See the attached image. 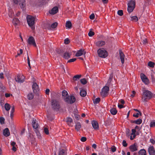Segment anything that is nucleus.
Returning a JSON list of instances; mask_svg holds the SVG:
<instances>
[{"instance_id":"f3484780","label":"nucleus","mask_w":155,"mask_h":155,"mask_svg":"<svg viewBox=\"0 0 155 155\" xmlns=\"http://www.w3.org/2000/svg\"><path fill=\"white\" fill-rule=\"evenodd\" d=\"M105 44V42L103 41H98L96 43V45L98 47H102Z\"/></svg>"},{"instance_id":"4d7b16f0","label":"nucleus","mask_w":155,"mask_h":155,"mask_svg":"<svg viewBox=\"0 0 155 155\" xmlns=\"http://www.w3.org/2000/svg\"><path fill=\"white\" fill-rule=\"evenodd\" d=\"M76 60V58H72V59H71L70 60H69L68 61V62H74V61H75Z\"/></svg>"},{"instance_id":"2eb2a0df","label":"nucleus","mask_w":155,"mask_h":155,"mask_svg":"<svg viewBox=\"0 0 155 155\" xmlns=\"http://www.w3.org/2000/svg\"><path fill=\"white\" fill-rule=\"evenodd\" d=\"M58 10V7L55 6L51 10L49 11V13L51 14L54 15L57 13Z\"/></svg>"},{"instance_id":"69168bd1","label":"nucleus","mask_w":155,"mask_h":155,"mask_svg":"<svg viewBox=\"0 0 155 155\" xmlns=\"http://www.w3.org/2000/svg\"><path fill=\"white\" fill-rule=\"evenodd\" d=\"M50 92V90L48 89H47L45 90V93L46 94L48 95L49 94Z\"/></svg>"},{"instance_id":"4c0bfd02","label":"nucleus","mask_w":155,"mask_h":155,"mask_svg":"<svg viewBox=\"0 0 155 155\" xmlns=\"http://www.w3.org/2000/svg\"><path fill=\"white\" fill-rule=\"evenodd\" d=\"M81 83L83 84H85L87 83V81L85 78H83L80 80Z\"/></svg>"},{"instance_id":"e2e57ef3","label":"nucleus","mask_w":155,"mask_h":155,"mask_svg":"<svg viewBox=\"0 0 155 155\" xmlns=\"http://www.w3.org/2000/svg\"><path fill=\"white\" fill-rule=\"evenodd\" d=\"M150 141L153 144H155V140L153 139H150Z\"/></svg>"},{"instance_id":"9d476101","label":"nucleus","mask_w":155,"mask_h":155,"mask_svg":"<svg viewBox=\"0 0 155 155\" xmlns=\"http://www.w3.org/2000/svg\"><path fill=\"white\" fill-rule=\"evenodd\" d=\"M15 79L16 81L21 83L24 81V76L17 75Z\"/></svg>"},{"instance_id":"5fc2aeb1","label":"nucleus","mask_w":155,"mask_h":155,"mask_svg":"<svg viewBox=\"0 0 155 155\" xmlns=\"http://www.w3.org/2000/svg\"><path fill=\"white\" fill-rule=\"evenodd\" d=\"M111 150L112 152H114L116 151V148L114 146H113L111 147Z\"/></svg>"},{"instance_id":"864d4df0","label":"nucleus","mask_w":155,"mask_h":155,"mask_svg":"<svg viewBox=\"0 0 155 155\" xmlns=\"http://www.w3.org/2000/svg\"><path fill=\"white\" fill-rule=\"evenodd\" d=\"M73 121V120L70 117H68L67 119V122H68L71 123Z\"/></svg>"},{"instance_id":"bf43d9fd","label":"nucleus","mask_w":155,"mask_h":155,"mask_svg":"<svg viewBox=\"0 0 155 155\" xmlns=\"http://www.w3.org/2000/svg\"><path fill=\"white\" fill-rule=\"evenodd\" d=\"M133 137L132 135L130 136V139L131 140H133L134 138H135L136 136V134H133Z\"/></svg>"},{"instance_id":"dca6fc26","label":"nucleus","mask_w":155,"mask_h":155,"mask_svg":"<svg viewBox=\"0 0 155 155\" xmlns=\"http://www.w3.org/2000/svg\"><path fill=\"white\" fill-rule=\"evenodd\" d=\"M36 119L33 118L32 120V126L35 130L38 129V123H36Z\"/></svg>"},{"instance_id":"58836bf2","label":"nucleus","mask_w":155,"mask_h":155,"mask_svg":"<svg viewBox=\"0 0 155 155\" xmlns=\"http://www.w3.org/2000/svg\"><path fill=\"white\" fill-rule=\"evenodd\" d=\"M148 66L151 68H153L155 65L154 63L152 61H150L148 63Z\"/></svg>"},{"instance_id":"4468645a","label":"nucleus","mask_w":155,"mask_h":155,"mask_svg":"<svg viewBox=\"0 0 155 155\" xmlns=\"http://www.w3.org/2000/svg\"><path fill=\"white\" fill-rule=\"evenodd\" d=\"M119 55L120 61L122 64H123L124 62L125 55L124 53L121 51H119Z\"/></svg>"},{"instance_id":"680f3d73","label":"nucleus","mask_w":155,"mask_h":155,"mask_svg":"<svg viewBox=\"0 0 155 155\" xmlns=\"http://www.w3.org/2000/svg\"><path fill=\"white\" fill-rule=\"evenodd\" d=\"M15 111V108L14 106L12 107L11 110L10 112L11 113H13Z\"/></svg>"},{"instance_id":"ddd939ff","label":"nucleus","mask_w":155,"mask_h":155,"mask_svg":"<svg viewBox=\"0 0 155 155\" xmlns=\"http://www.w3.org/2000/svg\"><path fill=\"white\" fill-rule=\"evenodd\" d=\"M148 151L150 155H155V150L153 146H151L149 147Z\"/></svg>"},{"instance_id":"8fccbe9b","label":"nucleus","mask_w":155,"mask_h":155,"mask_svg":"<svg viewBox=\"0 0 155 155\" xmlns=\"http://www.w3.org/2000/svg\"><path fill=\"white\" fill-rule=\"evenodd\" d=\"M123 146L124 147H126L127 146V144L125 140H123L122 142Z\"/></svg>"},{"instance_id":"bb28decb","label":"nucleus","mask_w":155,"mask_h":155,"mask_svg":"<svg viewBox=\"0 0 155 155\" xmlns=\"http://www.w3.org/2000/svg\"><path fill=\"white\" fill-rule=\"evenodd\" d=\"M35 131L36 133V136L38 139H41V136L40 133L38 129H36L35 130Z\"/></svg>"},{"instance_id":"49530a36","label":"nucleus","mask_w":155,"mask_h":155,"mask_svg":"<svg viewBox=\"0 0 155 155\" xmlns=\"http://www.w3.org/2000/svg\"><path fill=\"white\" fill-rule=\"evenodd\" d=\"M44 131L45 134H47L48 135L49 134V130H48V129L46 127H44Z\"/></svg>"},{"instance_id":"aec40b11","label":"nucleus","mask_w":155,"mask_h":155,"mask_svg":"<svg viewBox=\"0 0 155 155\" xmlns=\"http://www.w3.org/2000/svg\"><path fill=\"white\" fill-rule=\"evenodd\" d=\"M84 52V51L81 49L78 51L76 53L75 55L77 57H79L81 56Z\"/></svg>"},{"instance_id":"de8ad7c7","label":"nucleus","mask_w":155,"mask_h":155,"mask_svg":"<svg viewBox=\"0 0 155 155\" xmlns=\"http://www.w3.org/2000/svg\"><path fill=\"white\" fill-rule=\"evenodd\" d=\"M143 44L144 45H146L147 43L148 42L147 39L145 38L143 39H142L141 41Z\"/></svg>"},{"instance_id":"ea45409f","label":"nucleus","mask_w":155,"mask_h":155,"mask_svg":"<svg viewBox=\"0 0 155 155\" xmlns=\"http://www.w3.org/2000/svg\"><path fill=\"white\" fill-rule=\"evenodd\" d=\"M135 120V124H140L142 122V120L140 119H138L137 120Z\"/></svg>"},{"instance_id":"3c124183","label":"nucleus","mask_w":155,"mask_h":155,"mask_svg":"<svg viewBox=\"0 0 155 155\" xmlns=\"http://www.w3.org/2000/svg\"><path fill=\"white\" fill-rule=\"evenodd\" d=\"M23 52V51L22 49H20V53L18 52L17 54L16 55L15 57L16 58L18 56H20L21 54H22Z\"/></svg>"},{"instance_id":"c756f323","label":"nucleus","mask_w":155,"mask_h":155,"mask_svg":"<svg viewBox=\"0 0 155 155\" xmlns=\"http://www.w3.org/2000/svg\"><path fill=\"white\" fill-rule=\"evenodd\" d=\"M63 57L64 58L68 59L69 58H70V55L69 54L68 52H66L64 53Z\"/></svg>"},{"instance_id":"cd10ccee","label":"nucleus","mask_w":155,"mask_h":155,"mask_svg":"<svg viewBox=\"0 0 155 155\" xmlns=\"http://www.w3.org/2000/svg\"><path fill=\"white\" fill-rule=\"evenodd\" d=\"M87 94L86 92L83 89H81L80 92V95L83 97H85Z\"/></svg>"},{"instance_id":"c03bdc74","label":"nucleus","mask_w":155,"mask_h":155,"mask_svg":"<svg viewBox=\"0 0 155 155\" xmlns=\"http://www.w3.org/2000/svg\"><path fill=\"white\" fill-rule=\"evenodd\" d=\"M5 119L3 117H0V123L1 124H2L4 123Z\"/></svg>"},{"instance_id":"a211bd4d","label":"nucleus","mask_w":155,"mask_h":155,"mask_svg":"<svg viewBox=\"0 0 155 155\" xmlns=\"http://www.w3.org/2000/svg\"><path fill=\"white\" fill-rule=\"evenodd\" d=\"M3 133L5 137L8 136L10 134V132L8 128H6L3 131Z\"/></svg>"},{"instance_id":"f03ea898","label":"nucleus","mask_w":155,"mask_h":155,"mask_svg":"<svg viewBox=\"0 0 155 155\" xmlns=\"http://www.w3.org/2000/svg\"><path fill=\"white\" fill-rule=\"evenodd\" d=\"M51 105L52 108L56 111H58L61 107L59 102L55 99L52 100Z\"/></svg>"},{"instance_id":"b1692460","label":"nucleus","mask_w":155,"mask_h":155,"mask_svg":"<svg viewBox=\"0 0 155 155\" xmlns=\"http://www.w3.org/2000/svg\"><path fill=\"white\" fill-rule=\"evenodd\" d=\"M81 127V125L80 122H77L75 125V129L77 131H79Z\"/></svg>"},{"instance_id":"c9c22d12","label":"nucleus","mask_w":155,"mask_h":155,"mask_svg":"<svg viewBox=\"0 0 155 155\" xmlns=\"http://www.w3.org/2000/svg\"><path fill=\"white\" fill-rule=\"evenodd\" d=\"M33 97L34 95L32 93H30L28 95L27 98L29 100H31Z\"/></svg>"},{"instance_id":"774afa93","label":"nucleus","mask_w":155,"mask_h":155,"mask_svg":"<svg viewBox=\"0 0 155 155\" xmlns=\"http://www.w3.org/2000/svg\"><path fill=\"white\" fill-rule=\"evenodd\" d=\"M134 129H135L136 130H137L138 131H139L141 129V128H140L138 126H135V128Z\"/></svg>"},{"instance_id":"052dcab7","label":"nucleus","mask_w":155,"mask_h":155,"mask_svg":"<svg viewBox=\"0 0 155 155\" xmlns=\"http://www.w3.org/2000/svg\"><path fill=\"white\" fill-rule=\"evenodd\" d=\"M87 140V138L85 137H82L81 138V140L82 142H85Z\"/></svg>"},{"instance_id":"13d9d810","label":"nucleus","mask_w":155,"mask_h":155,"mask_svg":"<svg viewBox=\"0 0 155 155\" xmlns=\"http://www.w3.org/2000/svg\"><path fill=\"white\" fill-rule=\"evenodd\" d=\"M132 133L131 135L136 134V130L135 129H132L131 130Z\"/></svg>"},{"instance_id":"423d86ee","label":"nucleus","mask_w":155,"mask_h":155,"mask_svg":"<svg viewBox=\"0 0 155 155\" xmlns=\"http://www.w3.org/2000/svg\"><path fill=\"white\" fill-rule=\"evenodd\" d=\"M108 86H105L102 88L101 92V95L102 97H105L107 95L109 90V88Z\"/></svg>"},{"instance_id":"20e7f679","label":"nucleus","mask_w":155,"mask_h":155,"mask_svg":"<svg viewBox=\"0 0 155 155\" xmlns=\"http://www.w3.org/2000/svg\"><path fill=\"white\" fill-rule=\"evenodd\" d=\"M99 56L102 58H105L108 55L107 52L103 48H100L97 50Z\"/></svg>"},{"instance_id":"09e8293b","label":"nucleus","mask_w":155,"mask_h":155,"mask_svg":"<svg viewBox=\"0 0 155 155\" xmlns=\"http://www.w3.org/2000/svg\"><path fill=\"white\" fill-rule=\"evenodd\" d=\"M94 35V32L91 31H90L88 33V35L89 37H92Z\"/></svg>"},{"instance_id":"6e6d98bb","label":"nucleus","mask_w":155,"mask_h":155,"mask_svg":"<svg viewBox=\"0 0 155 155\" xmlns=\"http://www.w3.org/2000/svg\"><path fill=\"white\" fill-rule=\"evenodd\" d=\"M90 19L93 20L95 18V15L94 14L92 13V14L90 16Z\"/></svg>"},{"instance_id":"412c9836","label":"nucleus","mask_w":155,"mask_h":155,"mask_svg":"<svg viewBox=\"0 0 155 155\" xmlns=\"http://www.w3.org/2000/svg\"><path fill=\"white\" fill-rule=\"evenodd\" d=\"M58 25V23L56 22H55L53 23H52L51 25V26H50V25H48V29H50L51 28H54L56 27Z\"/></svg>"},{"instance_id":"72a5a7b5","label":"nucleus","mask_w":155,"mask_h":155,"mask_svg":"<svg viewBox=\"0 0 155 155\" xmlns=\"http://www.w3.org/2000/svg\"><path fill=\"white\" fill-rule=\"evenodd\" d=\"M5 108L7 111H8L10 109L11 106L8 104L6 103L5 105Z\"/></svg>"},{"instance_id":"9b49d317","label":"nucleus","mask_w":155,"mask_h":155,"mask_svg":"<svg viewBox=\"0 0 155 155\" xmlns=\"http://www.w3.org/2000/svg\"><path fill=\"white\" fill-rule=\"evenodd\" d=\"M138 146L136 143L131 145L129 147V149L131 152H134L137 150Z\"/></svg>"},{"instance_id":"a19ab883","label":"nucleus","mask_w":155,"mask_h":155,"mask_svg":"<svg viewBox=\"0 0 155 155\" xmlns=\"http://www.w3.org/2000/svg\"><path fill=\"white\" fill-rule=\"evenodd\" d=\"M155 127V120L151 121L150 123V127Z\"/></svg>"},{"instance_id":"79ce46f5","label":"nucleus","mask_w":155,"mask_h":155,"mask_svg":"<svg viewBox=\"0 0 155 155\" xmlns=\"http://www.w3.org/2000/svg\"><path fill=\"white\" fill-rule=\"evenodd\" d=\"M100 101V98L99 97L96 98L94 101V103L95 104L98 103Z\"/></svg>"},{"instance_id":"7c9ffc66","label":"nucleus","mask_w":155,"mask_h":155,"mask_svg":"<svg viewBox=\"0 0 155 155\" xmlns=\"http://www.w3.org/2000/svg\"><path fill=\"white\" fill-rule=\"evenodd\" d=\"M20 7L21 8H23L25 6V1L24 0H21V2L20 3Z\"/></svg>"},{"instance_id":"0eeeda50","label":"nucleus","mask_w":155,"mask_h":155,"mask_svg":"<svg viewBox=\"0 0 155 155\" xmlns=\"http://www.w3.org/2000/svg\"><path fill=\"white\" fill-rule=\"evenodd\" d=\"M32 87L34 93L37 94L39 91V88L38 84L35 82H33Z\"/></svg>"},{"instance_id":"6ab92c4d","label":"nucleus","mask_w":155,"mask_h":155,"mask_svg":"<svg viewBox=\"0 0 155 155\" xmlns=\"http://www.w3.org/2000/svg\"><path fill=\"white\" fill-rule=\"evenodd\" d=\"M58 155H67V152L65 150L62 149L59 151Z\"/></svg>"},{"instance_id":"f704fd0d","label":"nucleus","mask_w":155,"mask_h":155,"mask_svg":"<svg viewBox=\"0 0 155 155\" xmlns=\"http://www.w3.org/2000/svg\"><path fill=\"white\" fill-rule=\"evenodd\" d=\"M19 20L18 18H14L13 20V22L14 25H17L19 23Z\"/></svg>"},{"instance_id":"393cba45","label":"nucleus","mask_w":155,"mask_h":155,"mask_svg":"<svg viewBox=\"0 0 155 155\" xmlns=\"http://www.w3.org/2000/svg\"><path fill=\"white\" fill-rule=\"evenodd\" d=\"M135 2L133 0H130L129 1L127 4V5H129L130 6H132V7H134V8H135Z\"/></svg>"},{"instance_id":"473e14b6","label":"nucleus","mask_w":155,"mask_h":155,"mask_svg":"<svg viewBox=\"0 0 155 155\" xmlns=\"http://www.w3.org/2000/svg\"><path fill=\"white\" fill-rule=\"evenodd\" d=\"M134 8H134V7H132V6H130L129 5H128V8H127L128 12L129 13L131 12L134 10Z\"/></svg>"},{"instance_id":"4be33fe9","label":"nucleus","mask_w":155,"mask_h":155,"mask_svg":"<svg viewBox=\"0 0 155 155\" xmlns=\"http://www.w3.org/2000/svg\"><path fill=\"white\" fill-rule=\"evenodd\" d=\"M138 155H146V152L144 149H141L138 153Z\"/></svg>"},{"instance_id":"e433bc0d","label":"nucleus","mask_w":155,"mask_h":155,"mask_svg":"<svg viewBox=\"0 0 155 155\" xmlns=\"http://www.w3.org/2000/svg\"><path fill=\"white\" fill-rule=\"evenodd\" d=\"M113 75L112 74H111L110 75L109 78L108 80V82L106 84V85H107V86H109V85H110L111 81L112 80L113 78Z\"/></svg>"},{"instance_id":"39448f33","label":"nucleus","mask_w":155,"mask_h":155,"mask_svg":"<svg viewBox=\"0 0 155 155\" xmlns=\"http://www.w3.org/2000/svg\"><path fill=\"white\" fill-rule=\"evenodd\" d=\"M64 101L68 104H72L74 103L76 99L74 96L73 95L68 96L67 97L64 98Z\"/></svg>"},{"instance_id":"a18cd8bd","label":"nucleus","mask_w":155,"mask_h":155,"mask_svg":"<svg viewBox=\"0 0 155 155\" xmlns=\"http://www.w3.org/2000/svg\"><path fill=\"white\" fill-rule=\"evenodd\" d=\"M117 14L120 16H122L123 15V11L122 10H119L117 12Z\"/></svg>"},{"instance_id":"6e6552de","label":"nucleus","mask_w":155,"mask_h":155,"mask_svg":"<svg viewBox=\"0 0 155 155\" xmlns=\"http://www.w3.org/2000/svg\"><path fill=\"white\" fill-rule=\"evenodd\" d=\"M140 77L142 81L145 84H148L149 83V80L146 76L143 73L140 74Z\"/></svg>"},{"instance_id":"1a4fd4ad","label":"nucleus","mask_w":155,"mask_h":155,"mask_svg":"<svg viewBox=\"0 0 155 155\" xmlns=\"http://www.w3.org/2000/svg\"><path fill=\"white\" fill-rule=\"evenodd\" d=\"M28 44L30 45H32L35 47L36 46L35 39L32 36H30L29 37L28 40Z\"/></svg>"},{"instance_id":"603ef678","label":"nucleus","mask_w":155,"mask_h":155,"mask_svg":"<svg viewBox=\"0 0 155 155\" xmlns=\"http://www.w3.org/2000/svg\"><path fill=\"white\" fill-rule=\"evenodd\" d=\"M70 43V41L68 38H66L64 40V43L65 44H68Z\"/></svg>"},{"instance_id":"37998d69","label":"nucleus","mask_w":155,"mask_h":155,"mask_svg":"<svg viewBox=\"0 0 155 155\" xmlns=\"http://www.w3.org/2000/svg\"><path fill=\"white\" fill-rule=\"evenodd\" d=\"M132 21H137L138 20L137 17L136 16H133L131 17Z\"/></svg>"},{"instance_id":"a878e982","label":"nucleus","mask_w":155,"mask_h":155,"mask_svg":"<svg viewBox=\"0 0 155 155\" xmlns=\"http://www.w3.org/2000/svg\"><path fill=\"white\" fill-rule=\"evenodd\" d=\"M110 111L111 114L113 115H116L117 113V110L115 108L111 109L110 110Z\"/></svg>"},{"instance_id":"5701e85b","label":"nucleus","mask_w":155,"mask_h":155,"mask_svg":"<svg viewBox=\"0 0 155 155\" xmlns=\"http://www.w3.org/2000/svg\"><path fill=\"white\" fill-rule=\"evenodd\" d=\"M62 96L63 97L64 99V98L65 97H67L69 96L68 95V94L67 92L65 90H63L62 92Z\"/></svg>"},{"instance_id":"2f4dec72","label":"nucleus","mask_w":155,"mask_h":155,"mask_svg":"<svg viewBox=\"0 0 155 155\" xmlns=\"http://www.w3.org/2000/svg\"><path fill=\"white\" fill-rule=\"evenodd\" d=\"M81 75H76L73 77V80L74 81H77L81 78Z\"/></svg>"},{"instance_id":"c85d7f7f","label":"nucleus","mask_w":155,"mask_h":155,"mask_svg":"<svg viewBox=\"0 0 155 155\" xmlns=\"http://www.w3.org/2000/svg\"><path fill=\"white\" fill-rule=\"evenodd\" d=\"M72 24L71 22L70 21H68L66 23V27L70 29L71 28Z\"/></svg>"},{"instance_id":"7ed1b4c3","label":"nucleus","mask_w":155,"mask_h":155,"mask_svg":"<svg viewBox=\"0 0 155 155\" xmlns=\"http://www.w3.org/2000/svg\"><path fill=\"white\" fill-rule=\"evenodd\" d=\"M26 19L28 25L33 29V26L35 23V18L31 15H28L27 16Z\"/></svg>"},{"instance_id":"0e129e2a","label":"nucleus","mask_w":155,"mask_h":155,"mask_svg":"<svg viewBox=\"0 0 155 155\" xmlns=\"http://www.w3.org/2000/svg\"><path fill=\"white\" fill-rule=\"evenodd\" d=\"M139 113H137L135 114H134L133 116L136 117H139Z\"/></svg>"},{"instance_id":"f8f14e48","label":"nucleus","mask_w":155,"mask_h":155,"mask_svg":"<svg viewBox=\"0 0 155 155\" xmlns=\"http://www.w3.org/2000/svg\"><path fill=\"white\" fill-rule=\"evenodd\" d=\"M91 123L93 128L94 129H98L99 128V124L97 121L93 120L91 121Z\"/></svg>"},{"instance_id":"f257e3e1","label":"nucleus","mask_w":155,"mask_h":155,"mask_svg":"<svg viewBox=\"0 0 155 155\" xmlns=\"http://www.w3.org/2000/svg\"><path fill=\"white\" fill-rule=\"evenodd\" d=\"M153 97V93L148 90H143L142 100L143 102H147Z\"/></svg>"},{"instance_id":"338daca9","label":"nucleus","mask_w":155,"mask_h":155,"mask_svg":"<svg viewBox=\"0 0 155 155\" xmlns=\"http://www.w3.org/2000/svg\"><path fill=\"white\" fill-rule=\"evenodd\" d=\"M118 107L120 109H121L124 107V106L122 104H118Z\"/></svg>"}]
</instances>
